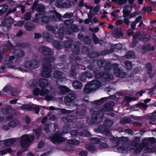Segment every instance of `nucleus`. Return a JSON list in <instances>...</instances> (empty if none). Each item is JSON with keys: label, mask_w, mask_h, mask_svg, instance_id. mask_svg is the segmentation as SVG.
Listing matches in <instances>:
<instances>
[{"label": "nucleus", "mask_w": 156, "mask_h": 156, "mask_svg": "<svg viewBox=\"0 0 156 156\" xmlns=\"http://www.w3.org/2000/svg\"><path fill=\"white\" fill-rule=\"evenodd\" d=\"M55 59L54 56H48L44 58L41 74L43 77L48 78L50 76L51 71V63L54 62Z\"/></svg>", "instance_id": "1"}, {"label": "nucleus", "mask_w": 156, "mask_h": 156, "mask_svg": "<svg viewBox=\"0 0 156 156\" xmlns=\"http://www.w3.org/2000/svg\"><path fill=\"white\" fill-rule=\"evenodd\" d=\"M63 24H60L59 26H56L54 27L50 25L46 27L47 30L52 31V33L58 34V38L62 40L64 37V30L65 28Z\"/></svg>", "instance_id": "2"}, {"label": "nucleus", "mask_w": 156, "mask_h": 156, "mask_svg": "<svg viewBox=\"0 0 156 156\" xmlns=\"http://www.w3.org/2000/svg\"><path fill=\"white\" fill-rule=\"evenodd\" d=\"M91 119L89 117L87 118V122L89 124H99L103 121V117L100 115V113L98 111H94L91 115Z\"/></svg>", "instance_id": "3"}, {"label": "nucleus", "mask_w": 156, "mask_h": 156, "mask_svg": "<svg viewBox=\"0 0 156 156\" xmlns=\"http://www.w3.org/2000/svg\"><path fill=\"white\" fill-rule=\"evenodd\" d=\"M76 97L74 94H68L64 98L65 104L67 105L75 107L76 105Z\"/></svg>", "instance_id": "4"}, {"label": "nucleus", "mask_w": 156, "mask_h": 156, "mask_svg": "<svg viewBox=\"0 0 156 156\" xmlns=\"http://www.w3.org/2000/svg\"><path fill=\"white\" fill-rule=\"evenodd\" d=\"M30 142V138L29 135L25 134L20 137V144L22 148L27 150Z\"/></svg>", "instance_id": "5"}, {"label": "nucleus", "mask_w": 156, "mask_h": 156, "mask_svg": "<svg viewBox=\"0 0 156 156\" xmlns=\"http://www.w3.org/2000/svg\"><path fill=\"white\" fill-rule=\"evenodd\" d=\"M51 20L53 22L62 21V16L55 10H50L48 13Z\"/></svg>", "instance_id": "6"}, {"label": "nucleus", "mask_w": 156, "mask_h": 156, "mask_svg": "<svg viewBox=\"0 0 156 156\" xmlns=\"http://www.w3.org/2000/svg\"><path fill=\"white\" fill-rule=\"evenodd\" d=\"M15 59V56L12 55L10 56L8 60H6L4 63V66H1L0 67V69H1L4 70L6 67L8 68H14L15 66L13 65V61Z\"/></svg>", "instance_id": "7"}, {"label": "nucleus", "mask_w": 156, "mask_h": 156, "mask_svg": "<svg viewBox=\"0 0 156 156\" xmlns=\"http://www.w3.org/2000/svg\"><path fill=\"white\" fill-rule=\"evenodd\" d=\"M49 137L53 144L62 143L65 140V138L58 133L52 134Z\"/></svg>", "instance_id": "8"}, {"label": "nucleus", "mask_w": 156, "mask_h": 156, "mask_svg": "<svg viewBox=\"0 0 156 156\" xmlns=\"http://www.w3.org/2000/svg\"><path fill=\"white\" fill-rule=\"evenodd\" d=\"M118 65L117 64H114L113 67L114 72L115 74L117 76L123 78L125 77L127 74L124 71L122 68H119L118 67Z\"/></svg>", "instance_id": "9"}, {"label": "nucleus", "mask_w": 156, "mask_h": 156, "mask_svg": "<svg viewBox=\"0 0 156 156\" xmlns=\"http://www.w3.org/2000/svg\"><path fill=\"white\" fill-rule=\"evenodd\" d=\"M26 66L29 67L32 69H34L37 68L40 65L39 61L35 59H31L26 61L24 63Z\"/></svg>", "instance_id": "10"}, {"label": "nucleus", "mask_w": 156, "mask_h": 156, "mask_svg": "<svg viewBox=\"0 0 156 156\" xmlns=\"http://www.w3.org/2000/svg\"><path fill=\"white\" fill-rule=\"evenodd\" d=\"M95 131L97 133H100L102 134H105L106 135L110 136L111 133L108 128L105 125H100L98 128L95 129Z\"/></svg>", "instance_id": "11"}, {"label": "nucleus", "mask_w": 156, "mask_h": 156, "mask_svg": "<svg viewBox=\"0 0 156 156\" xmlns=\"http://www.w3.org/2000/svg\"><path fill=\"white\" fill-rule=\"evenodd\" d=\"M79 30L78 26L73 23L69 28H68L66 29L65 33L67 35H73L74 32L77 33Z\"/></svg>", "instance_id": "12"}, {"label": "nucleus", "mask_w": 156, "mask_h": 156, "mask_svg": "<svg viewBox=\"0 0 156 156\" xmlns=\"http://www.w3.org/2000/svg\"><path fill=\"white\" fill-rule=\"evenodd\" d=\"M129 146L132 147L131 149H134V152L136 154L140 153L141 151V144L140 143L131 142Z\"/></svg>", "instance_id": "13"}, {"label": "nucleus", "mask_w": 156, "mask_h": 156, "mask_svg": "<svg viewBox=\"0 0 156 156\" xmlns=\"http://www.w3.org/2000/svg\"><path fill=\"white\" fill-rule=\"evenodd\" d=\"M39 52L46 56L51 55L53 53L51 49L46 46H41L38 48Z\"/></svg>", "instance_id": "14"}, {"label": "nucleus", "mask_w": 156, "mask_h": 156, "mask_svg": "<svg viewBox=\"0 0 156 156\" xmlns=\"http://www.w3.org/2000/svg\"><path fill=\"white\" fill-rule=\"evenodd\" d=\"M14 19L11 17L5 19L2 23V26L4 27H7V29H10L11 27L12 24L13 23Z\"/></svg>", "instance_id": "15"}, {"label": "nucleus", "mask_w": 156, "mask_h": 156, "mask_svg": "<svg viewBox=\"0 0 156 156\" xmlns=\"http://www.w3.org/2000/svg\"><path fill=\"white\" fill-rule=\"evenodd\" d=\"M45 6L42 4H38L37 5L36 9L39 13H36L35 16L36 17H38L39 16L45 14V12L44 11Z\"/></svg>", "instance_id": "16"}, {"label": "nucleus", "mask_w": 156, "mask_h": 156, "mask_svg": "<svg viewBox=\"0 0 156 156\" xmlns=\"http://www.w3.org/2000/svg\"><path fill=\"white\" fill-rule=\"evenodd\" d=\"M13 54L16 57V61L19 62L17 58H21L23 57L25 55V53L24 51L21 49H16V48L12 52Z\"/></svg>", "instance_id": "17"}, {"label": "nucleus", "mask_w": 156, "mask_h": 156, "mask_svg": "<svg viewBox=\"0 0 156 156\" xmlns=\"http://www.w3.org/2000/svg\"><path fill=\"white\" fill-rule=\"evenodd\" d=\"M66 119L67 122V125L69 127H71V125L75 123L76 121V117L73 115H69L66 118Z\"/></svg>", "instance_id": "18"}, {"label": "nucleus", "mask_w": 156, "mask_h": 156, "mask_svg": "<svg viewBox=\"0 0 156 156\" xmlns=\"http://www.w3.org/2000/svg\"><path fill=\"white\" fill-rule=\"evenodd\" d=\"M133 6L132 5H128L124 7L123 10V17L126 18L129 16Z\"/></svg>", "instance_id": "19"}, {"label": "nucleus", "mask_w": 156, "mask_h": 156, "mask_svg": "<svg viewBox=\"0 0 156 156\" xmlns=\"http://www.w3.org/2000/svg\"><path fill=\"white\" fill-rule=\"evenodd\" d=\"M80 43L79 41L76 42L74 43L72 48V51L74 54L77 55L80 52Z\"/></svg>", "instance_id": "20"}, {"label": "nucleus", "mask_w": 156, "mask_h": 156, "mask_svg": "<svg viewBox=\"0 0 156 156\" xmlns=\"http://www.w3.org/2000/svg\"><path fill=\"white\" fill-rule=\"evenodd\" d=\"M81 58L78 56H76L74 57V58L73 59V63H74L80 69L81 68L82 69H85L86 68L85 67L83 66L81 64Z\"/></svg>", "instance_id": "21"}, {"label": "nucleus", "mask_w": 156, "mask_h": 156, "mask_svg": "<svg viewBox=\"0 0 156 156\" xmlns=\"http://www.w3.org/2000/svg\"><path fill=\"white\" fill-rule=\"evenodd\" d=\"M77 111L76 112L77 115L79 116H84L85 115L86 110L83 104L78 105L77 106Z\"/></svg>", "instance_id": "22"}, {"label": "nucleus", "mask_w": 156, "mask_h": 156, "mask_svg": "<svg viewBox=\"0 0 156 156\" xmlns=\"http://www.w3.org/2000/svg\"><path fill=\"white\" fill-rule=\"evenodd\" d=\"M39 85L41 88L47 87H48L49 83L48 80L44 78H40L38 80Z\"/></svg>", "instance_id": "23"}, {"label": "nucleus", "mask_w": 156, "mask_h": 156, "mask_svg": "<svg viewBox=\"0 0 156 156\" xmlns=\"http://www.w3.org/2000/svg\"><path fill=\"white\" fill-rule=\"evenodd\" d=\"M37 80L33 79L30 80L26 84V86L30 88L36 87L37 85Z\"/></svg>", "instance_id": "24"}, {"label": "nucleus", "mask_w": 156, "mask_h": 156, "mask_svg": "<svg viewBox=\"0 0 156 156\" xmlns=\"http://www.w3.org/2000/svg\"><path fill=\"white\" fill-rule=\"evenodd\" d=\"M149 47L151 46L149 44H146L142 45L140 48V52L142 54H146L147 51H150Z\"/></svg>", "instance_id": "25"}, {"label": "nucleus", "mask_w": 156, "mask_h": 156, "mask_svg": "<svg viewBox=\"0 0 156 156\" xmlns=\"http://www.w3.org/2000/svg\"><path fill=\"white\" fill-rule=\"evenodd\" d=\"M33 131L34 133V134L36 135V139H38L41 136L42 128L41 126H39L37 129H33Z\"/></svg>", "instance_id": "26"}, {"label": "nucleus", "mask_w": 156, "mask_h": 156, "mask_svg": "<svg viewBox=\"0 0 156 156\" xmlns=\"http://www.w3.org/2000/svg\"><path fill=\"white\" fill-rule=\"evenodd\" d=\"M74 21L73 19H71L70 20H67L64 21V23L63 24L64 27L65 28V30H64V34L66 33V29L68 28H69L71 25L73 23Z\"/></svg>", "instance_id": "27"}, {"label": "nucleus", "mask_w": 156, "mask_h": 156, "mask_svg": "<svg viewBox=\"0 0 156 156\" xmlns=\"http://www.w3.org/2000/svg\"><path fill=\"white\" fill-rule=\"evenodd\" d=\"M42 36L46 41L49 42L52 41L53 39L52 34L48 32L43 33Z\"/></svg>", "instance_id": "28"}, {"label": "nucleus", "mask_w": 156, "mask_h": 156, "mask_svg": "<svg viewBox=\"0 0 156 156\" xmlns=\"http://www.w3.org/2000/svg\"><path fill=\"white\" fill-rule=\"evenodd\" d=\"M76 67L74 65H72L71 69L69 72V75L71 76L76 77L77 75Z\"/></svg>", "instance_id": "29"}, {"label": "nucleus", "mask_w": 156, "mask_h": 156, "mask_svg": "<svg viewBox=\"0 0 156 156\" xmlns=\"http://www.w3.org/2000/svg\"><path fill=\"white\" fill-rule=\"evenodd\" d=\"M16 142V140L14 138L8 139L4 140V144L6 147H10L15 143Z\"/></svg>", "instance_id": "30"}, {"label": "nucleus", "mask_w": 156, "mask_h": 156, "mask_svg": "<svg viewBox=\"0 0 156 156\" xmlns=\"http://www.w3.org/2000/svg\"><path fill=\"white\" fill-rule=\"evenodd\" d=\"M63 73L60 71H56L53 73L54 77L58 80L62 79L63 78Z\"/></svg>", "instance_id": "31"}, {"label": "nucleus", "mask_w": 156, "mask_h": 156, "mask_svg": "<svg viewBox=\"0 0 156 156\" xmlns=\"http://www.w3.org/2000/svg\"><path fill=\"white\" fill-rule=\"evenodd\" d=\"M51 42H53V46L56 49L59 50L62 48V46L60 41L53 39Z\"/></svg>", "instance_id": "32"}, {"label": "nucleus", "mask_w": 156, "mask_h": 156, "mask_svg": "<svg viewBox=\"0 0 156 156\" xmlns=\"http://www.w3.org/2000/svg\"><path fill=\"white\" fill-rule=\"evenodd\" d=\"M63 45L66 48H71L73 44V41L72 40H69L65 41L63 43Z\"/></svg>", "instance_id": "33"}, {"label": "nucleus", "mask_w": 156, "mask_h": 156, "mask_svg": "<svg viewBox=\"0 0 156 156\" xmlns=\"http://www.w3.org/2000/svg\"><path fill=\"white\" fill-rule=\"evenodd\" d=\"M73 87L76 89H81L82 86V83L78 80H75L73 83Z\"/></svg>", "instance_id": "34"}, {"label": "nucleus", "mask_w": 156, "mask_h": 156, "mask_svg": "<svg viewBox=\"0 0 156 156\" xmlns=\"http://www.w3.org/2000/svg\"><path fill=\"white\" fill-rule=\"evenodd\" d=\"M113 77L112 75L110 74L108 72H104L103 79H104L105 81H110L113 79Z\"/></svg>", "instance_id": "35"}, {"label": "nucleus", "mask_w": 156, "mask_h": 156, "mask_svg": "<svg viewBox=\"0 0 156 156\" xmlns=\"http://www.w3.org/2000/svg\"><path fill=\"white\" fill-rule=\"evenodd\" d=\"M37 17L38 18H41V21L42 22L46 24L49 23L50 20H51L49 16H43L42 15L39 16L38 17Z\"/></svg>", "instance_id": "36"}, {"label": "nucleus", "mask_w": 156, "mask_h": 156, "mask_svg": "<svg viewBox=\"0 0 156 156\" xmlns=\"http://www.w3.org/2000/svg\"><path fill=\"white\" fill-rule=\"evenodd\" d=\"M145 67L146 69V72L147 74H151L152 71V66L150 62H148L146 64Z\"/></svg>", "instance_id": "37"}, {"label": "nucleus", "mask_w": 156, "mask_h": 156, "mask_svg": "<svg viewBox=\"0 0 156 156\" xmlns=\"http://www.w3.org/2000/svg\"><path fill=\"white\" fill-rule=\"evenodd\" d=\"M88 83L90 86L95 85V86L97 87V88L100 87L101 86V82L97 80H94Z\"/></svg>", "instance_id": "38"}, {"label": "nucleus", "mask_w": 156, "mask_h": 156, "mask_svg": "<svg viewBox=\"0 0 156 156\" xmlns=\"http://www.w3.org/2000/svg\"><path fill=\"white\" fill-rule=\"evenodd\" d=\"M2 113L4 115L10 114L12 112V109L10 107H6L3 108L1 110Z\"/></svg>", "instance_id": "39"}, {"label": "nucleus", "mask_w": 156, "mask_h": 156, "mask_svg": "<svg viewBox=\"0 0 156 156\" xmlns=\"http://www.w3.org/2000/svg\"><path fill=\"white\" fill-rule=\"evenodd\" d=\"M87 55L89 58H93L99 56L100 55V54L97 52L91 51L88 53Z\"/></svg>", "instance_id": "40"}, {"label": "nucleus", "mask_w": 156, "mask_h": 156, "mask_svg": "<svg viewBox=\"0 0 156 156\" xmlns=\"http://www.w3.org/2000/svg\"><path fill=\"white\" fill-rule=\"evenodd\" d=\"M61 93L63 94H65L69 91V89L67 87L62 85L60 87Z\"/></svg>", "instance_id": "41"}, {"label": "nucleus", "mask_w": 156, "mask_h": 156, "mask_svg": "<svg viewBox=\"0 0 156 156\" xmlns=\"http://www.w3.org/2000/svg\"><path fill=\"white\" fill-rule=\"evenodd\" d=\"M86 148L88 151L92 153L95 152L96 150L95 146L92 145H86Z\"/></svg>", "instance_id": "42"}, {"label": "nucleus", "mask_w": 156, "mask_h": 156, "mask_svg": "<svg viewBox=\"0 0 156 156\" xmlns=\"http://www.w3.org/2000/svg\"><path fill=\"white\" fill-rule=\"evenodd\" d=\"M91 86H90V85L89 84V83H87L85 85L83 90V91L86 93H90L92 90V87L91 88L90 87Z\"/></svg>", "instance_id": "43"}, {"label": "nucleus", "mask_w": 156, "mask_h": 156, "mask_svg": "<svg viewBox=\"0 0 156 156\" xmlns=\"http://www.w3.org/2000/svg\"><path fill=\"white\" fill-rule=\"evenodd\" d=\"M108 99V98L105 97L104 98H101V99L99 100L94 101L96 102L95 103V104H96L97 105H98L103 104Z\"/></svg>", "instance_id": "44"}, {"label": "nucleus", "mask_w": 156, "mask_h": 156, "mask_svg": "<svg viewBox=\"0 0 156 156\" xmlns=\"http://www.w3.org/2000/svg\"><path fill=\"white\" fill-rule=\"evenodd\" d=\"M139 41L136 36L133 35L132 41L131 42V45L132 48H134L139 42Z\"/></svg>", "instance_id": "45"}, {"label": "nucleus", "mask_w": 156, "mask_h": 156, "mask_svg": "<svg viewBox=\"0 0 156 156\" xmlns=\"http://www.w3.org/2000/svg\"><path fill=\"white\" fill-rule=\"evenodd\" d=\"M49 90L45 88H41L40 95L41 96H44L47 95L49 93Z\"/></svg>", "instance_id": "46"}, {"label": "nucleus", "mask_w": 156, "mask_h": 156, "mask_svg": "<svg viewBox=\"0 0 156 156\" xmlns=\"http://www.w3.org/2000/svg\"><path fill=\"white\" fill-rule=\"evenodd\" d=\"M126 57L127 59L130 58H134L135 57L134 52L133 51H128L126 55Z\"/></svg>", "instance_id": "47"}, {"label": "nucleus", "mask_w": 156, "mask_h": 156, "mask_svg": "<svg viewBox=\"0 0 156 156\" xmlns=\"http://www.w3.org/2000/svg\"><path fill=\"white\" fill-rule=\"evenodd\" d=\"M16 45L18 47H19L22 48H28L29 47L30 45L27 42L24 43H18L16 44Z\"/></svg>", "instance_id": "48"}, {"label": "nucleus", "mask_w": 156, "mask_h": 156, "mask_svg": "<svg viewBox=\"0 0 156 156\" xmlns=\"http://www.w3.org/2000/svg\"><path fill=\"white\" fill-rule=\"evenodd\" d=\"M90 50V48H89V46H83L82 47L81 52L83 55H85L88 54Z\"/></svg>", "instance_id": "49"}, {"label": "nucleus", "mask_w": 156, "mask_h": 156, "mask_svg": "<svg viewBox=\"0 0 156 156\" xmlns=\"http://www.w3.org/2000/svg\"><path fill=\"white\" fill-rule=\"evenodd\" d=\"M107 62L103 60H99L97 61V65L100 69L104 67Z\"/></svg>", "instance_id": "50"}, {"label": "nucleus", "mask_w": 156, "mask_h": 156, "mask_svg": "<svg viewBox=\"0 0 156 156\" xmlns=\"http://www.w3.org/2000/svg\"><path fill=\"white\" fill-rule=\"evenodd\" d=\"M126 67L128 70H129L132 68V64L131 62L128 60H126L124 62Z\"/></svg>", "instance_id": "51"}, {"label": "nucleus", "mask_w": 156, "mask_h": 156, "mask_svg": "<svg viewBox=\"0 0 156 156\" xmlns=\"http://www.w3.org/2000/svg\"><path fill=\"white\" fill-rule=\"evenodd\" d=\"M80 143L79 140L75 139L69 140L68 141V143L71 145H77L79 144Z\"/></svg>", "instance_id": "52"}, {"label": "nucleus", "mask_w": 156, "mask_h": 156, "mask_svg": "<svg viewBox=\"0 0 156 156\" xmlns=\"http://www.w3.org/2000/svg\"><path fill=\"white\" fill-rule=\"evenodd\" d=\"M80 135L81 136L84 137L89 136L90 134L88 131L84 130L79 132Z\"/></svg>", "instance_id": "53"}, {"label": "nucleus", "mask_w": 156, "mask_h": 156, "mask_svg": "<svg viewBox=\"0 0 156 156\" xmlns=\"http://www.w3.org/2000/svg\"><path fill=\"white\" fill-rule=\"evenodd\" d=\"M104 124L107 127H110L113 125V122L111 120L107 119L104 122Z\"/></svg>", "instance_id": "54"}, {"label": "nucleus", "mask_w": 156, "mask_h": 156, "mask_svg": "<svg viewBox=\"0 0 156 156\" xmlns=\"http://www.w3.org/2000/svg\"><path fill=\"white\" fill-rule=\"evenodd\" d=\"M5 46L9 49L11 50L12 52L16 48V47L12 45L9 41L6 44Z\"/></svg>", "instance_id": "55"}, {"label": "nucleus", "mask_w": 156, "mask_h": 156, "mask_svg": "<svg viewBox=\"0 0 156 156\" xmlns=\"http://www.w3.org/2000/svg\"><path fill=\"white\" fill-rule=\"evenodd\" d=\"M151 38L149 37H146V36H141L140 38V40L144 43H146L147 42L150 41Z\"/></svg>", "instance_id": "56"}, {"label": "nucleus", "mask_w": 156, "mask_h": 156, "mask_svg": "<svg viewBox=\"0 0 156 156\" xmlns=\"http://www.w3.org/2000/svg\"><path fill=\"white\" fill-rule=\"evenodd\" d=\"M142 10L144 12H147L148 13H149L152 11L153 9L151 6H148L143 8Z\"/></svg>", "instance_id": "57"}, {"label": "nucleus", "mask_w": 156, "mask_h": 156, "mask_svg": "<svg viewBox=\"0 0 156 156\" xmlns=\"http://www.w3.org/2000/svg\"><path fill=\"white\" fill-rule=\"evenodd\" d=\"M63 1V0H56L55 5L57 7L59 8L63 7V4L62 3Z\"/></svg>", "instance_id": "58"}, {"label": "nucleus", "mask_w": 156, "mask_h": 156, "mask_svg": "<svg viewBox=\"0 0 156 156\" xmlns=\"http://www.w3.org/2000/svg\"><path fill=\"white\" fill-rule=\"evenodd\" d=\"M7 152L11 153L12 152V150L11 148L9 147L6 150H1L0 153L2 155H5L7 153Z\"/></svg>", "instance_id": "59"}, {"label": "nucleus", "mask_w": 156, "mask_h": 156, "mask_svg": "<svg viewBox=\"0 0 156 156\" xmlns=\"http://www.w3.org/2000/svg\"><path fill=\"white\" fill-rule=\"evenodd\" d=\"M104 69L105 71H109L111 68L110 62H107L104 67Z\"/></svg>", "instance_id": "60"}, {"label": "nucleus", "mask_w": 156, "mask_h": 156, "mask_svg": "<svg viewBox=\"0 0 156 156\" xmlns=\"http://www.w3.org/2000/svg\"><path fill=\"white\" fill-rule=\"evenodd\" d=\"M104 109L105 111L107 112L112 111V109L110 105L109 104H106L104 106Z\"/></svg>", "instance_id": "61"}, {"label": "nucleus", "mask_w": 156, "mask_h": 156, "mask_svg": "<svg viewBox=\"0 0 156 156\" xmlns=\"http://www.w3.org/2000/svg\"><path fill=\"white\" fill-rule=\"evenodd\" d=\"M70 134L74 138H76L78 135V132L76 130H71L70 132Z\"/></svg>", "instance_id": "62"}, {"label": "nucleus", "mask_w": 156, "mask_h": 156, "mask_svg": "<svg viewBox=\"0 0 156 156\" xmlns=\"http://www.w3.org/2000/svg\"><path fill=\"white\" fill-rule=\"evenodd\" d=\"M41 90L38 88H35L33 90V94L35 96H37L40 95Z\"/></svg>", "instance_id": "63"}, {"label": "nucleus", "mask_w": 156, "mask_h": 156, "mask_svg": "<svg viewBox=\"0 0 156 156\" xmlns=\"http://www.w3.org/2000/svg\"><path fill=\"white\" fill-rule=\"evenodd\" d=\"M83 40L85 43L89 44L91 42V39L88 36H85Z\"/></svg>", "instance_id": "64"}]
</instances>
